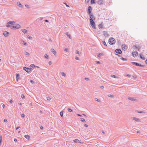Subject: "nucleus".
Segmentation results:
<instances>
[{
  "label": "nucleus",
  "instance_id": "nucleus-1",
  "mask_svg": "<svg viewBox=\"0 0 147 147\" xmlns=\"http://www.w3.org/2000/svg\"><path fill=\"white\" fill-rule=\"evenodd\" d=\"M109 42L110 45H113L115 44V40L114 38H110L109 40Z\"/></svg>",
  "mask_w": 147,
  "mask_h": 147
},
{
  "label": "nucleus",
  "instance_id": "nucleus-2",
  "mask_svg": "<svg viewBox=\"0 0 147 147\" xmlns=\"http://www.w3.org/2000/svg\"><path fill=\"white\" fill-rule=\"evenodd\" d=\"M90 23L91 26L93 28L95 29L96 28L95 24L93 20L90 19Z\"/></svg>",
  "mask_w": 147,
  "mask_h": 147
},
{
  "label": "nucleus",
  "instance_id": "nucleus-3",
  "mask_svg": "<svg viewBox=\"0 0 147 147\" xmlns=\"http://www.w3.org/2000/svg\"><path fill=\"white\" fill-rule=\"evenodd\" d=\"M21 27V26L20 25L18 24H16V25H14L11 26V29H16L20 28Z\"/></svg>",
  "mask_w": 147,
  "mask_h": 147
},
{
  "label": "nucleus",
  "instance_id": "nucleus-4",
  "mask_svg": "<svg viewBox=\"0 0 147 147\" xmlns=\"http://www.w3.org/2000/svg\"><path fill=\"white\" fill-rule=\"evenodd\" d=\"M23 69L25 71L29 73L32 70L31 68H27L26 67H24Z\"/></svg>",
  "mask_w": 147,
  "mask_h": 147
},
{
  "label": "nucleus",
  "instance_id": "nucleus-5",
  "mask_svg": "<svg viewBox=\"0 0 147 147\" xmlns=\"http://www.w3.org/2000/svg\"><path fill=\"white\" fill-rule=\"evenodd\" d=\"M14 22H9L7 23V25H6V27H10L11 26L13 25V23H15Z\"/></svg>",
  "mask_w": 147,
  "mask_h": 147
},
{
  "label": "nucleus",
  "instance_id": "nucleus-6",
  "mask_svg": "<svg viewBox=\"0 0 147 147\" xmlns=\"http://www.w3.org/2000/svg\"><path fill=\"white\" fill-rule=\"evenodd\" d=\"M127 48V46L125 44L122 45L121 46L122 49L123 50L125 51L126 50Z\"/></svg>",
  "mask_w": 147,
  "mask_h": 147
},
{
  "label": "nucleus",
  "instance_id": "nucleus-7",
  "mask_svg": "<svg viewBox=\"0 0 147 147\" xmlns=\"http://www.w3.org/2000/svg\"><path fill=\"white\" fill-rule=\"evenodd\" d=\"M132 55L134 57H135L137 56L138 55V53L136 51L133 52L132 53Z\"/></svg>",
  "mask_w": 147,
  "mask_h": 147
},
{
  "label": "nucleus",
  "instance_id": "nucleus-8",
  "mask_svg": "<svg viewBox=\"0 0 147 147\" xmlns=\"http://www.w3.org/2000/svg\"><path fill=\"white\" fill-rule=\"evenodd\" d=\"M88 14H90L92 11V7L91 6H89L88 7Z\"/></svg>",
  "mask_w": 147,
  "mask_h": 147
},
{
  "label": "nucleus",
  "instance_id": "nucleus-9",
  "mask_svg": "<svg viewBox=\"0 0 147 147\" xmlns=\"http://www.w3.org/2000/svg\"><path fill=\"white\" fill-rule=\"evenodd\" d=\"M90 19L92 20H95V18H94V16L93 14H90Z\"/></svg>",
  "mask_w": 147,
  "mask_h": 147
},
{
  "label": "nucleus",
  "instance_id": "nucleus-10",
  "mask_svg": "<svg viewBox=\"0 0 147 147\" xmlns=\"http://www.w3.org/2000/svg\"><path fill=\"white\" fill-rule=\"evenodd\" d=\"M9 34V32L6 31L4 32L3 33L5 37L8 36Z\"/></svg>",
  "mask_w": 147,
  "mask_h": 147
},
{
  "label": "nucleus",
  "instance_id": "nucleus-11",
  "mask_svg": "<svg viewBox=\"0 0 147 147\" xmlns=\"http://www.w3.org/2000/svg\"><path fill=\"white\" fill-rule=\"evenodd\" d=\"M115 52L118 53L120 54L121 53V50L119 49H117L115 50Z\"/></svg>",
  "mask_w": 147,
  "mask_h": 147
},
{
  "label": "nucleus",
  "instance_id": "nucleus-12",
  "mask_svg": "<svg viewBox=\"0 0 147 147\" xmlns=\"http://www.w3.org/2000/svg\"><path fill=\"white\" fill-rule=\"evenodd\" d=\"M133 120L137 122H139L140 121V120L138 118L136 117H133Z\"/></svg>",
  "mask_w": 147,
  "mask_h": 147
},
{
  "label": "nucleus",
  "instance_id": "nucleus-13",
  "mask_svg": "<svg viewBox=\"0 0 147 147\" xmlns=\"http://www.w3.org/2000/svg\"><path fill=\"white\" fill-rule=\"evenodd\" d=\"M51 51L55 55L57 53L56 51L55 50V49H51Z\"/></svg>",
  "mask_w": 147,
  "mask_h": 147
},
{
  "label": "nucleus",
  "instance_id": "nucleus-14",
  "mask_svg": "<svg viewBox=\"0 0 147 147\" xmlns=\"http://www.w3.org/2000/svg\"><path fill=\"white\" fill-rule=\"evenodd\" d=\"M16 80L17 81H18L19 79V75L18 74H16Z\"/></svg>",
  "mask_w": 147,
  "mask_h": 147
},
{
  "label": "nucleus",
  "instance_id": "nucleus-15",
  "mask_svg": "<svg viewBox=\"0 0 147 147\" xmlns=\"http://www.w3.org/2000/svg\"><path fill=\"white\" fill-rule=\"evenodd\" d=\"M132 63L133 65H136L137 66H141L138 63H136V62H132Z\"/></svg>",
  "mask_w": 147,
  "mask_h": 147
},
{
  "label": "nucleus",
  "instance_id": "nucleus-16",
  "mask_svg": "<svg viewBox=\"0 0 147 147\" xmlns=\"http://www.w3.org/2000/svg\"><path fill=\"white\" fill-rule=\"evenodd\" d=\"M22 31L24 33H27V31L24 29H22Z\"/></svg>",
  "mask_w": 147,
  "mask_h": 147
},
{
  "label": "nucleus",
  "instance_id": "nucleus-17",
  "mask_svg": "<svg viewBox=\"0 0 147 147\" xmlns=\"http://www.w3.org/2000/svg\"><path fill=\"white\" fill-rule=\"evenodd\" d=\"M18 5L20 7H22L23 5H22L20 2H18L17 3Z\"/></svg>",
  "mask_w": 147,
  "mask_h": 147
},
{
  "label": "nucleus",
  "instance_id": "nucleus-18",
  "mask_svg": "<svg viewBox=\"0 0 147 147\" xmlns=\"http://www.w3.org/2000/svg\"><path fill=\"white\" fill-rule=\"evenodd\" d=\"M98 27L99 29H102L103 28V25L102 24H100L98 25Z\"/></svg>",
  "mask_w": 147,
  "mask_h": 147
},
{
  "label": "nucleus",
  "instance_id": "nucleus-19",
  "mask_svg": "<svg viewBox=\"0 0 147 147\" xmlns=\"http://www.w3.org/2000/svg\"><path fill=\"white\" fill-rule=\"evenodd\" d=\"M104 34L105 36H108L109 34H108L107 32L105 31L104 32Z\"/></svg>",
  "mask_w": 147,
  "mask_h": 147
},
{
  "label": "nucleus",
  "instance_id": "nucleus-20",
  "mask_svg": "<svg viewBox=\"0 0 147 147\" xmlns=\"http://www.w3.org/2000/svg\"><path fill=\"white\" fill-rule=\"evenodd\" d=\"M25 138L26 139L29 140L30 139V136L28 135H25L24 136Z\"/></svg>",
  "mask_w": 147,
  "mask_h": 147
},
{
  "label": "nucleus",
  "instance_id": "nucleus-21",
  "mask_svg": "<svg viewBox=\"0 0 147 147\" xmlns=\"http://www.w3.org/2000/svg\"><path fill=\"white\" fill-rule=\"evenodd\" d=\"M2 141V136L1 135H0V145H1Z\"/></svg>",
  "mask_w": 147,
  "mask_h": 147
},
{
  "label": "nucleus",
  "instance_id": "nucleus-22",
  "mask_svg": "<svg viewBox=\"0 0 147 147\" xmlns=\"http://www.w3.org/2000/svg\"><path fill=\"white\" fill-rule=\"evenodd\" d=\"M61 74L62 76H63L64 77H65L66 76L64 72H61Z\"/></svg>",
  "mask_w": 147,
  "mask_h": 147
},
{
  "label": "nucleus",
  "instance_id": "nucleus-23",
  "mask_svg": "<svg viewBox=\"0 0 147 147\" xmlns=\"http://www.w3.org/2000/svg\"><path fill=\"white\" fill-rule=\"evenodd\" d=\"M103 55L104 54L102 53H100L97 55V57H100V56H103Z\"/></svg>",
  "mask_w": 147,
  "mask_h": 147
},
{
  "label": "nucleus",
  "instance_id": "nucleus-24",
  "mask_svg": "<svg viewBox=\"0 0 147 147\" xmlns=\"http://www.w3.org/2000/svg\"><path fill=\"white\" fill-rule=\"evenodd\" d=\"M74 142H80L79 140L78 139H75L74 140Z\"/></svg>",
  "mask_w": 147,
  "mask_h": 147
},
{
  "label": "nucleus",
  "instance_id": "nucleus-25",
  "mask_svg": "<svg viewBox=\"0 0 147 147\" xmlns=\"http://www.w3.org/2000/svg\"><path fill=\"white\" fill-rule=\"evenodd\" d=\"M121 59L122 61H126L127 60V59L123 58V57H121Z\"/></svg>",
  "mask_w": 147,
  "mask_h": 147
},
{
  "label": "nucleus",
  "instance_id": "nucleus-26",
  "mask_svg": "<svg viewBox=\"0 0 147 147\" xmlns=\"http://www.w3.org/2000/svg\"><path fill=\"white\" fill-rule=\"evenodd\" d=\"M102 44L105 45V46H107V45L106 44V42L104 41H102Z\"/></svg>",
  "mask_w": 147,
  "mask_h": 147
},
{
  "label": "nucleus",
  "instance_id": "nucleus-27",
  "mask_svg": "<svg viewBox=\"0 0 147 147\" xmlns=\"http://www.w3.org/2000/svg\"><path fill=\"white\" fill-rule=\"evenodd\" d=\"M95 100L96 101H97L99 102H100V100H98L97 98H95Z\"/></svg>",
  "mask_w": 147,
  "mask_h": 147
},
{
  "label": "nucleus",
  "instance_id": "nucleus-28",
  "mask_svg": "<svg viewBox=\"0 0 147 147\" xmlns=\"http://www.w3.org/2000/svg\"><path fill=\"white\" fill-rule=\"evenodd\" d=\"M140 57L142 59H145V58L144 56L143 55H140Z\"/></svg>",
  "mask_w": 147,
  "mask_h": 147
},
{
  "label": "nucleus",
  "instance_id": "nucleus-29",
  "mask_svg": "<svg viewBox=\"0 0 147 147\" xmlns=\"http://www.w3.org/2000/svg\"><path fill=\"white\" fill-rule=\"evenodd\" d=\"M27 37H28V39L30 40H31L32 38V37L31 36H30L29 35H28L27 36Z\"/></svg>",
  "mask_w": 147,
  "mask_h": 147
},
{
  "label": "nucleus",
  "instance_id": "nucleus-30",
  "mask_svg": "<svg viewBox=\"0 0 147 147\" xmlns=\"http://www.w3.org/2000/svg\"><path fill=\"white\" fill-rule=\"evenodd\" d=\"M22 44L24 45H27L26 42H25L24 41H22Z\"/></svg>",
  "mask_w": 147,
  "mask_h": 147
},
{
  "label": "nucleus",
  "instance_id": "nucleus-31",
  "mask_svg": "<svg viewBox=\"0 0 147 147\" xmlns=\"http://www.w3.org/2000/svg\"><path fill=\"white\" fill-rule=\"evenodd\" d=\"M111 77L112 78H117V77H116L115 75H112L111 76Z\"/></svg>",
  "mask_w": 147,
  "mask_h": 147
},
{
  "label": "nucleus",
  "instance_id": "nucleus-32",
  "mask_svg": "<svg viewBox=\"0 0 147 147\" xmlns=\"http://www.w3.org/2000/svg\"><path fill=\"white\" fill-rule=\"evenodd\" d=\"M76 53L77 54L80 55L81 54L80 52L79 51H76Z\"/></svg>",
  "mask_w": 147,
  "mask_h": 147
},
{
  "label": "nucleus",
  "instance_id": "nucleus-33",
  "mask_svg": "<svg viewBox=\"0 0 147 147\" xmlns=\"http://www.w3.org/2000/svg\"><path fill=\"white\" fill-rule=\"evenodd\" d=\"M60 115L61 117H62L63 115V112L62 111L60 112Z\"/></svg>",
  "mask_w": 147,
  "mask_h": 147
},
{
  "label": "nucleus",
  "instance_id": "nucleus-34",
  "mask_svg": "<svg viewBox=\"0 0 147 147\" xmlns=\"http://www.w3.org/2000/svg\"><path fill=\"white\" fill-rule=\"evenodd\" d=\"M44 57L45 58H47V59H48V56L47 54H45V55H44Z\"/></svg>",
  "mask_w": 147,
  "mask_h": 147
},
{
  "label": "nucleus",
  "instance_id": "nucleus-35",
  "mask_svg": "<svg viewBox=\"0 0 147 147\" xmlns=\"http://www.w3.org/2000/svg\"><path fill=\"white\" fill-rule=\"evenodd\" d=\"M90 2L92 4L94 3H95V1L94 0H91Z\"/></svg>",
  "mask_w": 147,
  "mask_h": 147
},
{
  "label": "nucleus",
  "instance_id": "nucleus-36",
  "mask_svg": "<svg viewBox=\"0 0 147 147\" xmlns=\"http://www.w3.org/2000/svg\"><path fill=\"white\" fill-rule=\"evenodd\" d=\"M128 99L129 100H134V99L132 98L131 97H128Z\"/></svg>",
  "mask_w": 147,
  "mask_h": 147
},
{
  "label": "nucleus",
  "instance_id": "nucleus-37",
  "mask_svg": "<svg viewBox=\"0 0 147 147\" xmlns=\"http://www.w3.org/2000/svg\"><path fill=\"white\" fill-rule=\"evenodd\" d=\"M30 66L32 67H36V66L34 64H31L30 65Z\"/></svg>",
  "mask_w": 147,
  "mask_h": 147
},
{
  "label": "nucleus",
  "instance_id": "nucleus-38",
  "mask_svg": "<svg viewBox=\"0 0 147 147\" xmlns=\"http://www.w3.org/2000/svg\"><path fill=\"white\" fill-rule=\"evenodd\" d=\"M64 51H65L67 52V51H68V49L67 48H65V49H64Z\"/></svg>",
  "mask_w": 147,
  "mask_h": 147
},
{
  "label": "nucleus",
  "instance_id": "nucleus-39",
  "mask_svg": "<svg viewBox=\"0 0 147 147\" xmlns=\"http://www.w3.org/2000/svg\"><path fill=\"white\" fill-rule=\"evenodd\" d=\"M21 97L22 98H25V96L24 94L21 95Z\"/></svg>",
  "mask_w": 147,
  "mask_h": 147
},
{
  "label": "nucleus",
  "instance_id": "nucleus-40",
  "mask_svg": "<svg viewBox=\"0 0 147 147\" xmlns=\"http://www.w3.org/2000/svg\"><path fill=\"white\" fill-rule=\"evenodd\" d=\"M108 96L110 97H113V95L111 94H109L108 95Z\"/></svg>",
  "mask_w": 147,
  "mask_h": 147
},
{
  "label": "nucleus",
  "instance_id": "nucleus-41",
  "mask_svg": "<svg viewBox=\"0 0 147 147\" xmlns=\"http://www.w3.org/2000/svg\"><path fill=\"white\" fill-rule=\"evenodd\" d=\"M25 6L28 8H30L29 6L28 5H25Z\"/></svg>",
  "mask_w": 147,
  "mask_h": 147
},
{
  "label": "nucleus",
  "instance_id": "nucleus-42",
  "mask_svg": "<svg viewBox=\"0 0 147 147\" xmlns=\"http://www.w3.org/2000/svg\"><path fill=\"white\" fill-rule=\"evenodd\" d=\"M81 121L83 122H85V120L84 119L82 118L81 119Z\"/></svg>",
  "mask_w": 147,
  "mask_h": 147
},
{
  "label": "nucleus",
  "instance_id": "nucleus-43",
  "mask_svg": "<svg viewBox=\"0 0 147 147\" xmlns=\"http://www.w3.org/2000/svg\"><path fill=\"white\" fill-rule=\"evenodd\" d=\"M90 0H85V2L86 3H87Z\"/></svg>",
  "mask_w": 147,
  "mask_h": 147
},
{
  "label": "nucleus",
  "instance_id": "nucleus-44",
  "mask_svg": "<svg viewBox=\"0 0 147 147\" xmlns=\"http://www.w3.org/2000/svg\"><path fill=\"white\" fill-rule=\"evenodd\" d=\"M68 111H69V112H71L72 111V110L71 109H68Z\"/></svg>",
  "mask_w": 147,
  "mask_h": 147
},
{
  "label": "nucleus",
  "instance_id": "nucleus-45",
  "mask_svg": "<svg viewBox=\"0 0 147 147\" xmlns=\"http://www.w3.org/2000/svg\"><path fill=\"white\" fill-rule=\"evenodd\" d=\"M21 116L22 117H25V115L24 114H21Z\"/></svg>",
  "mask_w": 147,
  "mask_h": 147
},
{
  "label": "nucleus",
  "instance_id": "nucleus-46",
  "mask_svg": "<svg viewBox=\"0 0 147 147\" xmlns=\"http://www.w3.org/2000/svg\"><path fill=\"white\" fill-rule=\"evenodd\" d=\"M25 54L26 55H29V53H28V52H26L25 53Z\"/></svg>",
  "mask_w": 147,
  "mask_h": 147
},
{
  "label": "nucleus",
  "instance_id": "nucleus-47",
  "mask_svg": "<svg viewBox=\"0 0 147 147\" xmlns=\"http://www.w3.org/2000/svg\"><path fill=\"white\" fill-rule=\"evenodd\" d=\"M75 59H76L77 60H79V58L78 57H75Z\"/></svg>",
  "mask_w": 147,
  "mask_h": 147
},
{
  "label": "nucleus",
  "instance_id": "nucleus-48",
  "mask_svg": "<svg viewBox=\"0 0 147 147\" xmlns=\"http://www.w3.org/2000/svg\"><path fill=\"white\" fill-rule=\"evenodd\" d=\"M67 36H68L69 38H70V39H71V36L70 34H67Z\"/></svg>",
  "mask_w": 147,
  "mask_h": 147
},
{
  "label": "nucleus",
  "instance_id": "nucleus-49",
  "mask_svg": "<svg viewBox=\"0 0 147 147\" xmlns=\"http://www.w3.org/2000/svg\"><path fill=\"white\" fill-rule=\"evenodd\" d=\"M47 99L48 100H51V98L49 97H47Z\"/></svg>",
  "mask_w": 147,
  "mask_h": 147
},
{
  "label": "nucleus",
  "instance_id": "nucleus-50",
  "mask_svg": "<svg viewBox=\"0 0 147 147\" xmlns=\"http://www.w3.org/2000/svg\"><path fill=\"white\" fill-rule=\"evenodd\" d=\"M49 65H51L52 64V62L51 61H50L49 62Z\"/></svg>",
  "mask_w": 147,
  "mask_h": 147
},
{
  "label": "nucleus",
  "instance_id": "nucleus-51",
  "mask_svg": "<svg viewBox=\"0 0 147 147\" xmlns=\"http://www.w3.org/2000/svg\"><path fill=\"white\" fill-rule=\"evenodd\" d=\"M4 122H7V120L6 119H4Z\"/></svg>",
  "mask_w": 147,
  "mask_h": 147
},
{
  "label": "nucleus",
  "instance_id": "nucleus-52",
  "mask_svg": "<svg viewBox=\"0 0 147 147\" xmlns=\"http://www.w3.org/2000/svg\"><path fill=\"white\" fill-rule=\"evenodd\" d=\"M85 79L86 80H89V79L88 78H85Z\"/></svg>",
  "mask_w": 147,
  "mask_h": 147
},
{
  "label": "nucleus",
  "instance_id": "nucleus-53",
  "mask_svg": "<svg viewBox=\"0 0 147 147\" xmlns=\"http://www.w3.org/2000/svg\"><path fill=\"white\" fill-rule=\"evenodd\" d=\"M96 63H97V64H100V62L99 61H96Z\"/></svg>",
  "mask_w": 147,
  "mask_h": 147
},
{
  "label": "nucleus",
  "instance_id": "nucleus-54",
  "mask_svg": "<svg viewBox=\"0 0 147 147\" xmlns=\"http://www.w3.org/2000/svg\"><path fill=\"white\" fill-rule=\"evenodd\" d=\"M30 82L32 84H33L34 83V81L33 80H31Z\"/></svg>",
  "mask_w": 147,
  "mask_h": 147
},
{
  "label": "nucleus",
  "instance_id": "nucleus-55",
  "mask_svg": "<svg viewBox=\"0 0 147 147\" xmlns=\"http://www.w3.org/2000/svg\"><path fill=\"white\" fill-rule=\"evenodd\" d=\"M137 112H138V113H143V112L142 111H137Z\"/></svg>",
  "mask_w": 147,
  "mask_h": 147
},
{
  "label": "nucleus",
  "instance_id": "nucleus-56",
  "mask_svg": "<svg viewBox=\"0 0 147 147\" xmlns=\"http://www.w3.org/2000/svg\"><path fill=\"white\" fill-rule=\"evenodd\" d=\"M84 126L86 127H88V125H87L86 124H85L84 125Z\"/></svg>",
  "mask_w": 147,
  "mask_h": 147
},
{
  "label": "nucleus",
  "instance_id": "nucleus-57",
  "mask_svg": "<svg viewBox=\"0 0 147 147\" xmlns=\"http://www.w3.org/2000/svg\"><path fill=\"white\" fill-rule=\"evenodd\" d=\"M20 128V127H16V130H17L19 128Z\"/></svg>",
  "mask_w": 147,
  "mask_h": 147
},
{
  "label": "nucleus",
  "instance_id": "nucleus-58",
  "mask_svg": "<svg viewBox=\"0 0 147 147\" xmlns=\"http://www.w3.org/2000/svg\"><path fill=\"white\" fill-rule=\"evenodd\" d=\"M13 102V101L11 100H10V101H9V102L10 103H12Z\"/></svg>",
  "mask_w": 147,
  "mask_h": 147
},
{
  "label": "nucleus",
  "instance_id": "nucleus-59",
  "mask_svg": "<svg viewBox=\"0 0 147 147\" xmlns=\"http://www.w3.org/2000/svg\"><path fill=\"white\" fill-rule=\"evenodd\" d=\"M14 141L15 142H17V140L16 139V138H15V139H14Z\"/></svg>",
  "mask_w": 147,
  "mask_h": 147
},
{
  "label": "nucleus",
  "instance_id": "nucleus-60",
  "mask_svg": "<svg viewBox=\"0 0 147 147\" xmlns=\"http://www.w3.org/2000/svg\"><path fill=\"white\" fill-rule=\"evenodd\" d=\"M77 115L78 116H80V117H81L82 116V115H81L79 114H77Z\"/></svg>",
  "mask_w": 147,
  "mask_h": 147
},
{
  "label": "nucleus",
  "instance_id": "nucleus-61",
  "mask_svg": "<svg viewBox=\"0 0 147 147\" xmlns=\"http://www.w3.org/2000/svg\"><path fill=\"white\" fill-rule=\"evenodd\" d=\"M2 107H3V108H4L5 107V105H4V104H3V105H2Z\"/></svg>",
  "mask_w": 147,
  "mask_h": 147
},
{
  "label": "nucleus",
  "instance_id": "nucleus-62",
  "mask_svg": "<svg viewBox=\"0 0 147 147\" xmlns=\"http://www.w3.org/2000/svg\"><path fill=\"white\" fill-rule=\"evenodd\" d=\"M126 76H129H129H130L129 75V74H127V75H126Z\"/></svg>",
  "mask_w": 147,
  "mask_h": 147
},
{
  "label": "nucleus",
  "instance_id": "nucleus-63",
  "mask_svg": "<svg viewBox=\"0 0 147 147\" xmlns=\"http://www.w3.org/2000/svg\"><path fill=\"white\" fill-rule=\"evenodd\" d=\"M146 63L147 64V59H146L145 61Z\"/></svg>",
  "mask_w": 147,
  "mask_h": 147
},
{
  "label": "nucleus",
  "instance_id": "nucleus-64",
  "mask_svg": "<svg viewBox=\"0 0 147 147\" xmlns=\"http://www.w3.org/2000/svg\"><path fill=\"white\" fill-rule=\"evenodd\" d=\"M104 87L103 86H101V88H104Z\"/></svg>",
  "mask_w": 147,
  "mask_h": 147
}]
</instances>
